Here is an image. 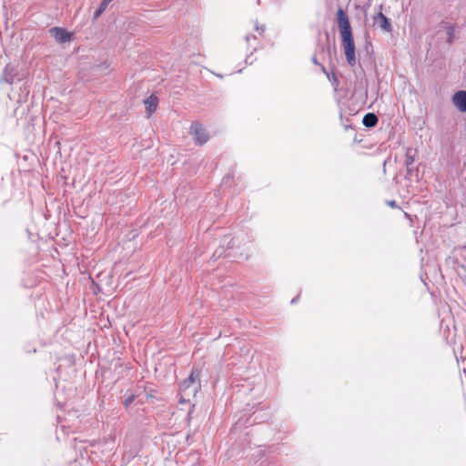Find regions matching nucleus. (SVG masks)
Wrapping results in <instances>:
<instances>
[{
	"instance_id": "obj_6",
	"label": "nucleus",
	"mask_w": 466,
	"mask_h": 466,
	"mask_svg": "<svg viewBox=\"0 0 466 466\" xmlns=\"http://www.w3.org/2000/svg\"><path fill=\"white\" fill-rule=\"evenodd\" d=\"M453 104L461 112L466 111V91H458L453 95Z\"/></svg>"
},
{
	"instance_id": "obj_4",
	"label": "nucleus",
	"mask_w": 466,
	"mask_h": 466,
	"mask_svg": "<svg viewBox=\"0 0 466 466\" xmlns=\"http://www.w3.org/2000/svg\"><path fill=\"white\" fill-rule=\"evenodd\" d=\"M50 34L58 43L69 42L72 37V35L62 27L51 28Z\"/></svg>"
},
{
	"instance_id": "obj_10",
	"label": "nucleus",
	"mask_w": 466,
	"mask_h": 466,
	"mask_svg": "<svg viewBox=\"0 0 466 466\" xmlns=\"http://www.w3.org/2000/svg\"><path fill=\"white\" fill-rule=\"evenodd\" d=\"M136 396L134 394L129 395L124 401V406L127 409L135 400Z\"/></svg>"
},
{
	"instance_id": "obj_3",
	"label": "nucleus",
	"mask_w": 466,
	"mask_h": 466,
	"mask_svg": "<svg viewBox=\"0 0 466 466\" xmlns=\"http://www.w3.org/2000/svg\"><path fill=\"white\" fill-rule=\"evenodd\" d=\"M189 133L193 137L195 143L198 146H203L209 139V136L206 128L198 121L191 123Z\"/></svg>"
},
{
	"instance_id": "obj_1",
	"label": "nucleus",
	"mask_w": 466,
	"mask_h": 466,
	"mask_svg": "<svg viewBox=\"0 0 466 466\" xmlns=\"http://www.w3.org/2000/svg\"><path fill=\"white\" fill-rule=\"evenodd\" d=\"M337 20L347 62L350 66H355V44L352 37L351 27L347 14L341 8L337 12Z\"/></svg>"
},
{
	"instance_id": "obj_11",
	"label": "nucleus",
	"mask_w": 466,
	"mask_h": 466,
	"mask_svg": "<svg viewBox=\"0 0 466 466\" xmlns=\"http://www.w3.org/2000/svg\"><path fill=\"white\" fill-rule=\"evenodd\" d=\"M386 204L391 208H400L395 200H388Z\"/></svg>"
},
{
	"instance_id": "obj_8",
	"label": "nucleus",
	"mask_w": 466,
	"mask_h": 466,
	"mask_svg": "<svg viewBox=\"0 0 466 466\" xmlns=\"http://www.w3.org/2000/svg\"><path fill=\"white\" fill-rule=\"evenodd\" d=\"M362 123L367 127H373L378 123V117L373 113H368L364 116Z\"/></svg>"
},
{
	"instance_id": "obj_2",
	"label": "nucleus",
	"mask_w": 466,
	"mask_h": 466,
	"mask_svg": "<svg viewBox=\"0 0 466 466\" xmlns=\"http://www.w3.org/2000/svg\"><path fill=\"white\" fill-rule=\"evenodd\" d=\"M200 370L194 369L192 370L188 378H187L181 382L180 390L183 394L181 398L182 402L187 401V397H194L197 394V392L200 390Z\"/></svg>"
},
{
	"instance_id": "obj_9",
	"label": "nucleus",
	"mask_w": 466,
	"mask_h": 466,
	"mask_svg": "<svg viewBox=\"0 0 466 466\" xmlns=\"http://www.w3.org/2000/svg\"><path fill=\"white\" fill-rule=\"evenodd\" d=\"M113 0H103L100 4L99 8L95 12L94 18L96 19L100 16V15L106 9L109 3H111Z\"/></svg>"
},
{
	"instance_id": "obj_5",
	"label": "nucleus",
	"mask_w": 466,
	"mask_h": 466,
	"mask_svg": "<svg viewBox=\"0 0 466 466\" xmlns=\"http://www.w3.org/2000/svg\"><path fill=\"white\" fill-rule=\"evenodd\" d=\"M373 25L384 32L391 31L390 20L380 12L373 17Z\"/></svg>"
},
{
	"instance_id": "obj_7",
	"label": "nucleus",
	"mask_w": 466,
	"mask_h": 466,
	"mask_svg": "<svg viewBox=\"0 0 466 466\" xmlns=\"http://www.w3.org/2000/svg\"><path fill=\"white\" fill-rule=\"evenodd\" d=\"M146 111L147 114V116L150 117L151 115L157 110L158 106V98L155 94H152L149 96L147 99L144 101Z\"/></svg>"
}]
</instances>
